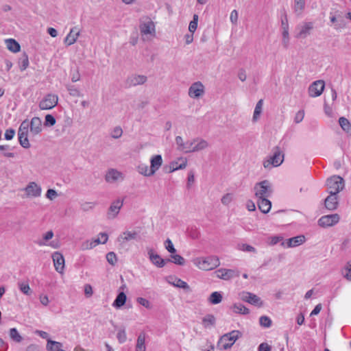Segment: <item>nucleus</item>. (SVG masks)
Wrapping results in <instances>:
<instances>
[{"instance_id": "c9c22d12", "label": "nucleus", "mask_w": 351, "mask_h": 351, "mask_svg": "<svg viewBox=\"0 0 351 351\" xmlns=\"http://www.w3.org/2000/svg\"><path fill=\"white\" fill-rule=\"evenodd\" d=\"M222 300V295L220 292L215 291L213 292L209 298L208 301L212 304H219Z\"/></svg>"}, {"instance_id": "a211bd4d", "label": "nucleus", "mask_w": 351, "mask_h": 351, "mask_svg": "<svg viewBox=\"0 0 351 351\" xmlns=\"http://www.w3.org/2000/svg\"><path fill=\"white\" fill-rule=\"evenodd\" d=\"M138 236V234L137 232L125 231L118 237L116 241L119 243V245H122L125 242L136 239Z\"/></svg>"}, {"instance_id": "4d7b16f0", "label": "nucleus", "mask_w": 351, "mask_h": 351, "mask_svg": "<svg viewBox=\"0 0 351 351\" xmlns=\"http://www.w3.org/2000/svg\"><path fill=\"white\" fill-rule=\"evenodd\" d=\"M56 119L51 114H47L45 117V125L53 126L56 124Z\"/></svg>"}, {"instance_id": "603ef678", "label": "nucleus", "mask_w": 351, "mask_h": 351, "mask_svg": "<svg viewBox=\"0 0 351 351\" xmlns=\"http://www.w3.org/2000/svg\"><path fill=\"white\" fill-rule=\"evenodd\" d=\"M45 197L47 199L53 201L58 197V194L56 190L49 189L47 191Z\"/></svg>"}, {"instance_id": "423d86ee", "label": "nucleus", "mask_w": 351, "mask_h": 351, "mask_svg": "<svg viewBox=\"0 0 351 351\" xmlns=\"http://www.w3.org/2000/svg\"><path fill=\"white\" fill-rule=\"evenodd\" d=\"M22 191L27 199L39 198L42 195V187L36 182H29Z\"/></svg>"}, {"instance_id": "69168bd1", "label": "nucleus", "mask_w": 351, "mask_h": 351, "mask_svg": "<svg viewBox=\"0 0 351 351\" xmlns=\"http://www.w3.org/2000/svg\"><path fill=\"white\" fill-rule=\"evenodd\" d=\"M271 346L267 343H261L258 347V351H271Z\"/></svg>"}, {"instance_id": "f3484780", "label": "nucleus", "mask_w": 351, "mask_h": 351, "mask_svg": "<svg viewBox=\"0 0 351 351\" xmlns=\"http://www.w3.org/2000/svg\"><path fill=\"white\" fill-rule=\"evenodd\" d=\"M204 93V86L200 82L192 84L189 89V95L191 98H199Z\"/></svg>"}, {"instance_id": "774afa93", "label": "nucleus", "mask_w": 351, "mask_h": 351, "mask_svg": "<svg viewBox=\"0 0 351 351\" xmlns=\"http://www.w3.org/2000/svg\"><path fill=\"white\" fill-rule=\"evenodd\" d=\"M15 131L12 129L7 130L5 132V138L8 141L12 140L14 136Z\"/></svg>"}, {"instance_id": "3c124183", "label": "nucleus", "mask_w": 351, "mask_h": 351, "mask_svg": "<svg viewBox=\"0 0 351 351\" xmlns=\"http://www.w3.org/2000/svg\"><path fill=\"white\" fill-rule=\"evenodd\" d=\"M111 180L114 181H121L123 180V175L121 172L118 171L116 169H111Z\"/></svg>"}, {"instance_id": "5701e85b", "label": "nucleus", "mask_w": 351, "mask_h": 351, "mask_svg": "<svg viewBox=\"0 0 351 351\" xmlns=\"http://www.w3.org/2000/svg\"><path fill=\"white\" fill-rule=\"evenodd\" d=\"M147 81V77L142 75H132L127 80V85L129 86L143 84Z\"/></svg>"}, {"instance_id": "39448f33", "label": "nucleus", "mask_w": 351, "mask_h": 351, "mask_svg": "<svg viewBox=\"0 0 351 351\" xmlns=\"http://www.w3.org/2000/svg\"><path fill=\"white\" fill-rule=\"evenodd\" d=\"M326 186L329 194L337 195L344 188V180L339 176H333L327 179Z\"/></svg>"}, {"instance_id": "473e14b6", "label": "nucleus", "mask_w": 351, "mask_h": 351, "mask_svg": "<svg viewBox=\"0 0 351 351\" xmlns=\"http://www.w3.org/2000/svg\"><path fill=\"white\" fill-rule=\"evenodd\" d=\"M234 313L241 314V315H248L250 313V310L246 306L241 303H235L232 305L231 308Z\"/></svg>"}, {"instance_id": "cd10ccee", "label": "nucleus", "mask_w": 351, "mask_h": 351, "mask_svg": "<svg viewBox=\"0 0 351 351\" xmlns=\"http://www.w3.org/2000/svg\"><path fill=\"white\" fill-rule=\"evenodd\" d=\"M127 296L123 291L120 292L113 302L112 306L116 308H120L126 302Z\"/></svg>"}, {"instance_id": "f8f14e48", "label": "nucleus", "mask_w": 351, "mask_h": 351, "mask_svg": "<svg viewBox=\"0 0 351 351\" xmlns=\"http://www.w3.org/2000/svg\"><path fill=\"white\" fill-rule=\"evenodd\" d=\"M240 297L241 300L243 302L250 303L258 307H261L263 305V302L261 298L254 293L250 292H242L240 294Z\"/></svg>"}, {"instance_id": "20e7f679", "label": "nucleus", "mask_w": 351, "mask_h": 351, "mask_svg": "<svg viewBox=\"0 0 351 351\" xmlns=\"http://www.w3.org/2000/svg\"><path fill=\"white\" fill-rule=\"evenodd\" d=\"M254 190L257 199L267 198L273 192L271 184L267 180L257 182L254 186Z\"/></svg>"}, {"instance_id": "8fccbe9b", "label": "nucleus", "mask_w": 351, "mask_h": 351, "mask_svg": "<svg viewBox=\"0 0 351 351\" xmlns=\"http://www.w3.org/2000/svg\"><path fill=\"white\" fill-rule=\"evenodd\" d=\"M173 285L179 288H182L187 291H191L188 284L180 278H176V282L173 283Z\"/></svg>"}, {"instance_id": "ea45409f", "label": "nucleus", "mask_w": 351, "mask_h": 351, "mask_svg": "<svg viewBox=\"0 0 351 351\" xmlns=\"http://www.w3.org/2000/svg\"><path fill=\"white\" fill-rule=\"evenodd\" d=\"M66 89L69 95L72 97H81L83 96V94L81 93V91L75 86H67Z\"/></svg>"}, {"instance_id": "f704fd0d", "label": "nucleus", "mask_w": 351, "mask_h": 351, "mask_svg": "<svg viewBox=\"0 0 351 351\" xmlns=\"http://www.w3.org/2000/svg\"><path fill=\"white\" fill-rule=\"evenodd\" d=\"M263 105V99H260L257 103L254 108L252 121L254 122L257 121L262 112V108Z\"/></svg>"}, {"instance_id": "ddd939ff", "label": "nucleus", "mask_w": 351, "mask_h": 351, "mask_svg": "<svg viewBox=\"0 0 351 351\" xmlns=\"http://www.w3.org/2000/svg\"><path fill=\"white\" fill-rule=\"evenodd\" d=\"M325 84L323 80H317L313 82L308 88L309 95L315 97L321 95L324 91Z\"/></svg>"}, {"instance_id": "b1692460", "label": "nucleus", "mask_w": 351, "mask_h": 351, "mask_svg": "<svg viewBox=\"0 0 351 351\" xmlns=\"http://www.w3.org/2000/svg\"><path fill=\"white\" fill-rule=\"evenodd\" d=\"M151 163V174H154L156 171L159 169L162 164V158L161 155L157 154L152 157L150 160Z\"/></svg>"}, {"instance_id": "13d9d810", "label": "nucleus", "mask_w": 351, "mask_h": 351, "mask_svg": "<svg viewBox=\"0 0 351 351\" xmlns=\"http://www.w3.org/2000/svg\"><path fill=\"white\" fill-rule=\"evenodd\" d=\"M165 245L166 250L169 252H170L171 254H174L176 252V250L175 249L173 244L172 241H171V239H167L165 242Z\"/></svg>"}, {"instance_id": "a19ab883", "label": "nucleus", "mask_w": 351, "mask_h": 351, "mask_svg": "<svg viewBox=\"0 0 351 351\" xmlns=\"http://www.w3.org/2000/svg\"><path fill=\"white\" fill-rule=\"evenodd\" d=\"M138 171L139 173H141L145 176H147V177L152 176L154 175V174L150 173L151 168L149 167L147 165H144V164L138 165Z\"/></svg>"}, {"instance_id": "7ed1b4c3", "label": "nucleus", "mask_w": 351, "mask_h": 351, "mask_svg": "<svg viewBox=\"0 0 351 351\" xmlns=\"http://www.w3.org/2000/svg\"><path fill=\"white\" fill-rule=\"evenodd\" d=\"M242 337V332L239 330H234L230 332L223 335L218 342L221 345L223 350L230 349L237 340Z\"/></svg>"}, {"instance_id": "e433bc0d", "label": "nucleus", "mask_w": 351, "mask_h": 351, "mask_svg": "<svg viewBox=\"0 0 351 351\" xmlns=\"http://www.w3.org/2000/svg\"><path fill=\"white\" fill-rule=\"evenodd\" d=\"M108 235L106 233H100L96 238L92 239L95 247L99 244H104L108 241Z\"/></svg>"}, {"instance_id": "dca6fc26", "label": "nucleus", "mask_w": 351, "mask_h": 351, "mask_svg": "<svg viewBox=\"0 0 351 351\" xmlns=\"http://www.w3.org/2000/svg\"><path fill=\"white\" fill-rule=\"evenodd\" d=\"M80 36V29L78 27L75 26L72 27L64 39V43L66 46H71L73 45Z\"/></svg>"}, {"instance_id": "de8ad7c7", "label": "nucleus", "mask_w": 351, "mask_h": 351, "mask_svg": "<svg viewBox=\"0 0 351 351\" xmlns=\"http://www.w3.org/2000/svg\"><path fill=\"white\" fill-rule=\"evenodd\" d=\"M281 27L282 29H289V23L287 15L285 9L282 10L281 14Z\"/></svg>"}, {"instance_id": "4468645a", "label": "nucleus", "mask_w": 351, "mask_h": 351, "mask_svg": "<svg viewBox=\"0 0 351 351\" xmlns=\"http://www.w3.org/2000/svg\"><path fill=\"white\" fill-rule=\"evenodd\" d=\"M219 278L229 280L233 278L239 276V271L235 269L221 268L216 271Z\"/></svg>"}, {"instance_id": "c03bdc74", "label": "nucleus", "mask_w": 351, "mask_h": 351, "mask_svg": "<svg viewBox=\"0 0 351 351\" xmlns=\"http://www.w3.org/2000/svg\"><path fill=\"white\" fill-rule=\"evenodd\" d=\"M259 323L264 328H269L271 326L272 322L269 317L263 315L259 318Z\"/></svg>"}, {"instance_id": "052dcab7", "label": "nucleus", "mask_w": 351, "mask_h": 351, "mask_svg": "<svg viewBox=\"0 0 351 351\" xmlns=\"http://www.w3.org/2000/svg\"><path fill=\"white\" fill-rule=\"evenodd\" d=\"M184 142L183 141V139L181 136H178L176 137V143L178 146L177 149L179 151L186 149V147H184Z\"/></svg>"}, {"instance_id": "c85d7f7f", "label": "nucleus", "mask_w": 351, "mask_h": 351, "mask_svg": "<svg viewBox=\"0 0 351 351\" xmlns=\"http://www.w3.org/2000/svg\"><path fill=\"white\" fill-rule=\"evenodd\" d=\"M5 43L8 49L11 52L17 53L21 50L20 45L14 39H6Z\"/></svg>"}, {"instance_id": "58836bf2", "label": "nucleus", "mask_w": 351, "mask_h": 351, "mask_svg": "<svg viewBox=\"0 0 351 351\" xmlns=\"http://www.w3.org/2000/svg\"><path fill=\"white\" fill-rule=\"evenodd\" d=\"M29 58L26 53H23L19 60V69L21 71H25L29 66Z\"/></svg>"}, {"instance_id": "49530a36", "label": "nucleus", "mask_w": 351, "mask_h": 351, "mask_svg": "<svg viewBox=\"0 0 351 351\" xmlns=\"http://www.w3.org/2000/svg\"><path fill=\"white\" fill-rule=\"evenodd\" d=\"M171 258L172 260H171L170 262H172L176 265H184L185 263V259L179 254L171 255Z\"/></svg>"}, {"instance_id": "338daca9", "label": "nucleus", "mask_w": 351, "mask_h": 351, "mask_svg": "<svg viewBox=\"0 0 351 351\" xmlns=\"http://www.w3.org/2000/svg\"><path fill=\"white\" fill-rule=\"evenodd\" d=\"M230 19L233 24L236 25L237 23L238 12L236 10H234L231 12Z\"/></svg>"}, {"instance_id": "37998d69", "label": "nucleus", "mask_w": 351, "mask_h": 351, "mask_svg": "<svg viewBox=\"0 0 351 351\" xmlns=\"http://www.w3.org/2000/svg\"><path fill=\"white\" fill-rule=\"evenodd\" d=\"M237 248H238V250H239L241 251H243V252H253V253L256 252V250L255 247H254L253 246H252L249 244H247V243L238 244Z\"/></svg>"}, {"instance_id": "412c9836", "label": "nucleus", "mask_w": 351, "mask_h": 351, "mask_svg": "<svg viewBox=\"0 0 351 351\" xmlns=\"http://www.w3.org/2000/svg\"><path fill=\"white\" fill-rule=\"evenodd\" d=\"M314 24L313 22H304L300 27V31L297 34L298 38H305L311 34V31L313 29Z\"/></svg>"}, {"instance_id": "5fc2aeb1", "label": "nucleus", "mask_w": 351, "mask_h": 351, "mask_svg": "<svg viewBox=\"0 0 351 351\" xmlns=\"http://www.w3.org/2000/svg\"><path fill=\"white\" fill-rule=\"evenodd\" d=\"M305 5L304 0H294L295 12H301L304 10Z\"/></svg>"}, {"instance_id": "f03ea898", "label": "nucleus", "mask_w": 351, "mask_h": 351, "mask_svg": "<svg viewBox=\"0 0 351 351\" xmlns=\"http://www.w3.org/2000/svg\"><path fill=\"white\" fill-rule=\"evenodd\" d=\"M194 263L201 269L205 271L212 270L217 267L219 264V259L216 256H210L205 258H197Z\"/></svg>"}, {"instance_id": "bb28decb", "label": "nucleus", "mask_w": 351, "mask_h": 351, "mask_svg": "<svg viewBox=\"0 0 351 351\" xmlns=\"http://www.w3.org/2000/svg\"><path fill=\"white\" fill-rule=\"evenodd\" d=\"M179 160L181 161V163H179L178 161H172L169 165V173L173 172L179 169H183L186 167L187 161L185 158H180Z\"/></svg>"}, {"instance_id": "2eb2a0df", "label": "nucleus", "mask_w": 351, "mask_h": 351, "mask_svg": "<svg viewBox=\"0 0 351 351\" xmlns=\"http://www.w3.org/2000/svg\"><path fill=\"white\" fill-rule=\"evenodd\" d=\"M148 255L150 261L158 267H163L167 263L171 261V259H164L160 255L154 254L153 249L148 250Z\"/></svg>"}, {"instance_id": "393cba45", "label": "nucleus", "mask_w": 351, "mask_h": 351, "mask_svg": "<svg viewBox=\"0 0 351 351\" xmlns=\"http://www.w3.org/2000/svg\"><path fill=\"white\" fill-rule=\"evenodd\" d=\"M124 199L118 198L111 203V219L117 217L123 205Z\"/></svg>"}, {"instance_id": "6ab92c4d", "label": "nucleus", "mask_w": 351, "mask_h": 351, "mask_svg": "<svg viewBox=\"0 0 351 351\" xmlns=\"http://www.w3.org/2000/svg\"><path fill=\"white\" fill-rule=\"evenodd\" d=\"M304 241L305 237L304 235H298L282 241L281 245L283 247H293L302 244Z\"/></svg>"}, {"instance_id": "c756f323", "label": "nucleus", "mask_w": 351, "mask_h": 351, "mask_svg": "<svg viewBox=\"0 0 351 351\" xmlns=\"http://www.w3.org/2000/svg\"><path fill=\"white\" fill-rule=\"evenodd\" d=\"M202 324L205 328L214 326L216 324V318L212 314H207L202 318Z\"/></svg>"}, {"instance_id": "e2e57ef3", "label": "nucleus", "mask_w": 351, "mask_h": 351, "mask_svg": "<svg viewBox=\"0 0 351 351\" xmlns=\"http://www.w3.org/2000/svg\"><path fill=\"white\" fill-rule=\"evenodd\" d=\"M304 112L303 110H299L295 116V118H294V121L296 123H300L303 119H304Z\"/></svg>"}, {"instance_id": "f257e3e1", "label": "nucleus", "mask_w": 351, "mask_h": 351, "mask_svg": "<svg viewBox=\"0 0 351 351\" xmlns=\"http://www.w3.org/2000/svg\"><path fill=\"white\" fill-rule=\"evenodd\" d=\"M43 130L42 121L38 117H33L30 122L27 120L23 121L18 131L19 141L20 145L24 148H29L30 143L28 140V134L35 136L39 134Z\"/></svg>"}, {"instance_id": "680f3d73", "label": "nucleus", "mask_w": 351, "mask_h": 351, "mask_svg": "<svg viewBox=\"0 0 351 351\" xmlns=\"http://www.w3.org/2000/svg\"><path fill=\"white\" fill-rule=\"evenodd\" d=\"M232 200V195L230 193H227L224 195L221 198V203L224 205L229 204Z\"/></svg>"}, {"instance_id": "79ce46f5", "label": "nucleus", "mask_w": 351, "mask_h": 351, "mask_svg": "<svg viewBox=\"0 0 351 351\" xmlns=\"http://www.w3.org/2000/svg\"><path fill=\"white\" fill-rule=\"evenodd\" d=\"M195 140L196 141H198V143L196 145L194 146V148L193 149L194 152L202 150L208 146L207 141L204 139L196 138Z\"/></svg>"}, {"instance_id": "6e6d98bb", "label": "nucleus", "mask_w": 351, "mask_h": 351, "mask_svg": "<svg viewBox=\"0 0 351 351\" xmlns=\"http://www.w3.org/2000/svg\"><path fill=\"white\" fill-rule=\"evenodd\" d=\"M196 141V140H193V141H187L184 143V147L186 149H182L181 152H184L185 153L194 152L193 149L194 148L193 143Z\"/></svg>"}, {"instance_id": "9d476101", "label": "nucleus", "mask_w": 351, "mask_h": 351, "mask_svg": "<svg viewBox=\"0 0 351 351\" xmlns=\"http://www.w3.org/2000/svg\"><path fill=\"white\" fill-rule=\"evenodd\" d=\"M340 219L338 214L324 215L318 220V225L322 228H328L337 224Z\"/></svg>"}, {"instance_id": "0e129e2a", "label": "nucleus", "mask_w": 351, "mask_h": 351, "mask_svg": "<svg viewBox=\"0 0 351 351\" xmlns=\"http://www.w3.org/2000/svg\"><path fill=\"white\" fill-rule=\"evenodd\" d=\"M40 302L45 306H48L49 303V297L45 294H41L39 296Z\"/></svg>"}, {"instance_id": "0eeeda50", "label": "nucleus", "mask_w": 351, "mask_h": 351, "mask_svg": "<svg viewBox=\"0 0 351 351\" xmlns=\"http://www.w3.org/2000/svg\"><path fill=\"white\" fill-rule=\"evenodd\" d=\"M284 160V154L281 152L279 147H275L274 148V154L269 158V159L263 162V166L265 168H271V167L280 166Z\"/></svg>"}, {"instance_id": "7c9ffc66", "label": "nucleus", "mask_w": 351, "mask_h": 351, "mask_svg": "<svg viewBox=\"0 0 351 351\" xmlns=\"http://www.w3.org/2000/svg\"><path fill=\"white\" fill-rule=\"evenodd\" d=\"M19 290L24 295L30 296L33 293L32 289L30 288L29 282L27 281H20L17 284Z\"/></svg>"}, {"instance_id": "a18cd8bd", "label": "nucleus", "mask_w": 351, "mask_h": 351, "mask_svg": "<svg viewBox=\"0 0 351 351\" xmlns=\"http://www.w3.org/2000/svg\"><path fill=\"white\" fill-rule=\"evenodd\" d=\"M197 22H198V15L194 14L193 16V20L190 22L189 25V30L192 34H193L197 28Z\"/></svg>"}, {"instance_id": "4be33fe9", "label": "nucleus", "mask_w": 351, "mask_h": 351, "mask_svg": "<svg viewBox=\"0 0 351 351\" xmlns=\"http://www.w3.org/2000/svg\"><path fill=\"white\" fill-rule=\"evenodd\" d=\"M339 205L337 195L336 194H330L325 199H324V206L325 208L330 211L335 210L337 208Z\"/></svg>"}, {"instance_id": "864d4df0", "label": "nucleus", "mask_w": 351, "mask_h": 351, "mask_svg": "<svg viewBox=\"0 0 351 351\" xmlns=\"http://www.w3.org/2000/svg\"><path fill=\"white\" fill-rule=\"evenodd\" d=\"M95 247L93 241L92 239L90 240H86L84 241L81 245V250H88L94 248Z\"/></svg>"}, {"instance_id": "aec40b11", "label": "nucleus", "mask_w": 351, "mask_h": 351, "mask_svg": "<svg viewBox=\"0 0 351 351\" xmlns=\"http://www.w3.org/2000/svg\"><path fill=\"white\" fill-rule=\"evenodd\" d=\"M139 29L142 34L147 35L155 34V25L150 19L142 21L140 24Z\"/></svg>"}, {"instance_id": "2f4dec72", "label": "nucleus", "mask_w": 351, "mask_h": 351, "mask_svg": "<svg viewBox=\"0 0 351 351\" xmlns=\"http://www.w3.org/2000/svg\"><path fill=\"white\" fill-rule=\"evenodd\" d=\"M145 333L141 332L138 336L136 345V351H145Z\"/></svg>"}, {"instance_id": "72a5a7b5", "label": "nucleus", "mask_w": 351, "mask_h": 351, "mask_svg": "<svg viewBox=\"0 0 351 351\" xmlns=\"http://www.w3.org/2000/svg\"><path fill=\"white\" fill-rule=\"evenodd\" d=\"M9 337L11 340L16 343H21L23 339L16 328H12L9 330Z\"/></svg>"}, {"instance_id": "09e8293b", "label": "nucleus", "mask_w": 351, "mask_h": 351, "mask_svg": "<svg viewBox=\"0 0 351 351\" xmlns=\"http://www.w3.org/2000/svg\"><path fill=\"white\" fill-rule=\"evenodd\" d=\"M117 338L120 343H123L126 341L127 337L125 328H119L118 330Z\"/></svg>"}, {"instance_id": "bf43d9fd", "label": "nucleus", "mask_w": 351, "mask_h": 351, "mask_svg": "<svg viewBox=\"0 0 351 351\" xmlns=\"http://www.w3.org/2000/svg\"><path fill=\"white\" fill-rule=\"evenodd\" d=\"M123 130L121 127H115L111 133V138H118L121 136Z\"/></svg>"}, {"instance_id": "6e6552de", "label": "nucleus", "mask_w": 351, "mask_h": 351, "mask_svg": "<svg viewBox=\"0 0 351 351\" xmlns=\"http://www.w3.org/2000/svg\"><path fill=\"white\" fill-rule=\"evenodd\" d=\"M58 103V96L53 93L47 94L39 102L38 106L41 110L53 108Z\"/></svg>"}, {"instance_id": "9b49d317", "label": "nucleus", "mask_w": 351, "mask_h": 351, "mask_svg": "<svg viewBox=\"0 0 351 351\" xmlns=\"http://www.w3.org/2000/svg\"><path fill=\"white\" fill-rule=\"evenodd\" d=\"M51 257L56 271L60 274H64L65 261L63 255L59 252H55Z\"/></svg>"}, {"instance_id": "1a4fd4ad", "label": "nucleus", "mask_w": 351, "mask_h": 351, "mask_svg": "<svg viewBox=\"0 0 351 351\" xmlns=\"http://www.w3.org/2000/svg\"><path fill=\"white\" fill-rule=\"evenodd\" d=\"M54 237L52 230H48L42 234V237L36 241V243L40 247L49 246L53 249H58L59 245L54 241L50 242V240Z\"/></svg>"}, {"instance_id": "4c0bfd02", "label": "nucleus", "mask_w": 351, "mask_h": 351, "mask_svg": "<svg viewBox=\"0 0 351 351\" xmlns=\"http://www.w3.org/2000/svg\"><path fill=\"white\" fill-rule=\"evenodd\" d=\"M339 123L342 130L347 133L351 132V124L348 119L342 117L339 119Z\"/></svg>"}, {"instance_id": "a878e982", "label": "nucleus", "mask_w": 351, "mask_h": 351, "mask_svg": "<svg viewBox=\"0 0 351 351\" xmlns=\"http://www.w3.org/2000/svg\"><path fill=\"white\" fill-rule=\"evenodd\" d=\"M258 206L263 213H267L271 208V202L267 198L258 199Z\"/></svg>"}]
</instances>
